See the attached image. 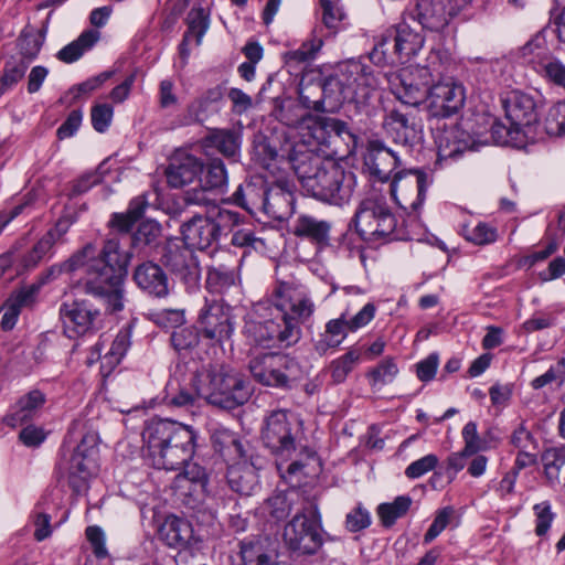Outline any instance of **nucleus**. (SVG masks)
I'll list each match as a JSON object with an SVG mask.
<instances>
[{
	"label": "nucleus",
	"instance_id": "obj_57",
	"mask_svg": "<svg viewBox=\"0 0 565 565\" xmlns=\"http://www.w3.org/2000/svg\"><path fill=\"white\" fill-rule=\"evenodd\" d=\"M475 71L484 82L497 81L503 73L507 62L504 60H484L477 57L475 60Z\"/></svg>",
	"mask_w": 565,
	"mask_h": 565
},
{
	"label": "nucleus",
	"instance_id": "obj_33",
	"mask_svg": "<svg viewBox=\"0 0 565 565\" xmlns=\"http://www.w3.org/2000/svg\"><path fill=\"white\" fill-rule=\"evenodd\" d=\"M441 158H455L466 150H478L477 141L462 128L454 126L437 138Z\"/></svg>",
	"mask_w": 565,
	"mask_h": 565
},
{
	"label": "nucleus",
	"instance_id": "obj_7",
	"mask_svg": "<svg viewBox=\"0 0 565 565\" xmlns=\"http://www.w3.org/2000/svg\"><path fill=\"white\" fill-rule=\"evenodd\" d=\"M285 328V339L296 344L301 338V326L312 317L316 306L309 291L296 282L282 281L267 297Z\"/></svg>",
	"mask_w": 565,
	"mask_h": 565
},
{
	"label": "nucleus",
	"instance_id": "obj_63",
	"mask_svg": "<svg viewBox=\"0 0 565 565\" xmlns=\"http://www.w3.org/2000/svg\"><path fill=\"white\" fill-rule=\"evenodd\" d=\"M152 321L161 328H177L184 322V311L162 309L151 313Z\"/></svg>",
	"mask_w": 565,
	"mask_h": 565
},
{
	"label": "nucleus",
	"instance_id": "obj_59",
	"mask_svg": "<svg viewBox=\"0 0 565 565\" xmlns=\"http://www.w3.org/2000/svg\"><path fill=\"white\" fill-rule=\"evenodd\" d=\"M535 515V534L544 536L555 519V513L552 511V505L548 501L536 503L533 507Z\"/></svg>",
	"mask_w": 565,
	"mask_h": 565
},
{
	"label": "nucleus",
	"instance_id": "obj_16",
	"mask_svg": "<svg viewBox=\"0 0 565 565\" xmlns=\"http://www.w3.org/2000/svg\"><path fill=\"white\" fill-rule=\"evenodd\" d=\"M161 262L189 290L196 289L201 279L199 262L189 246L178 239L168 241L162 247Z\"/></svg>",
	"mask_w": 565,
	"mask_h": 565
},
{
	"label": "nucleus",
	"instance_id": "obj_1",
	"mask_svg": "<svg viewBox=\"0 0 565 565\" xmlns=\"http://www.w3.org/2000/svg\"><path fill=\"white\" fill-rule=\"evenodd\" d=\"M289 163L301 188L313 199L334 206L348 204L356 188V175L303 145L288 152Z\"/></svg>",
	"mask_w": 565,
	"mask_h": 565
},
{
	"label": "nucleus",
	"instance_id": "obj_41",
	"mask_svg": "<svg viewBox=\"0 0 565 565\" xmlns=\"http://www.w3.org/2000/svg\"><path fill=\"white\" fill-rule=\"evenodd\" d=\"M161 226L154 221L142 222L131 236L134 248L143 250V256H153L160 247Z\"/></svg>",
	"mask_w": 565,
	"mask_h": 565
},
{
	"label": "nucleus",
	"instance_id": "obj_35",
	"mask_svg": "<svg viewBox=\"0 0 565 565\" xmlns=\"http://www.w3.org/2000/svg\"><path fill=\"white\" fill-rule=\"evenodd\" d=\"M294 203L292 192L277 183L268 189L263 212L275 220H284L294 213Z\"/></svg>",
	"mask_w": 565,
	"mask_h": 565
},
{
	"label": "nucleus",
	"instance_id": "obj_52",
	"mask_svg": "<svg viewBox=\"0 0 565 565\" xmlns=\"http://www.w3.org/2000/svg\"><path fill=\"white\" fill-rule=\"evenodd\" d=\"M189 34L195 41L196 45H200L205 32L209 29V15L203 8L192 9L186 18Z\"/></svg>",
	"mask_w": 565,
	"mask_h": 565
},
{
	"label": "nucleus",
	"instance_id": "obj_51",
	"mask_svg": "<svg viewBox=\"0 0 565 565\" xmlns=\"http://www.w3.org/2000/svg\"><path fill=\"white\" fill-rule=\"evenodd\" d=\"M40 287V284L23 286L13 291L6 302L21 313L22 309L31 308L36 302Z\"/></svg>",
	"mask_w": 565,
	"mask_h": 565
},
{
	"label": "nucleus",
	"instance_id": "obj_60",
	"mask_svg": "<svg viewBox=\"0 0 565 565\" xmlns=\"http://www.w3.org/2000/svg\"><path fill=\"white\" fill-rule=\"evenodd\" d=\"M54 244L44 235L39 242L28 252L22 258V266L24 269L35 267L46 255L50 254Z\"/></svg>",
	"mask_w": 565,
	"mask_h": 565
},
{
	"label": "nucleus",
	"instance_id": "obj_28",
	"mask_svg": "<svg viewBox=\"0 0 565 565\" xmlns=\"http://www.w3.org/2000/svg\"><path fill=\"white\" fill-rule=\"evenodd\" d=\"M134 280L150 296L164 298L169 295V280L164 270L156 263L145 262L136 267Z\"/></svg>",
	"mask_w": 565,
	"mask_h": 565
},
{
	"label": "nucleus",
	"instance_id": "obj_11",
	"mask_svg": "<svg viewBox=\"0 0 565 565\" xmlns=\"http://www.w3.org/2000/svg\"><path fill=\"white\" fill-rule=\"evenodd\" d=\"M320 514L316 505L303 507L285 525V544L300 554H313L322 545Z\"/></svg>",
	"mask_w": 565,
	"mask_h": 565
},
{
	"label": "nucleus",
	"instance_id": "obj_18",
	"mask_svg": "<svg viewBox=\"0 0 565 565\" xmlns=\"http://www.w3.org/2000/svg\"><path fill=\"white\" fill-rule=\"evenodd\" d=\"M424 42V36L418 31L414 30L406 21H402L386 31L375 45L374 54L380 51L386 55L392 47L397 58L405 62L422 50Z\"/></svg>",
	"mask_w": 565,
	"mask_h": 565
},
{
	"label": "nucleus",
	"instance_id": "obj_64",
	"mask_svg": "<svg viewBox=\"0 0 565 565\" xmlns=\"http://www.w3.org/2000/svg\"><path fill=\"white\" fill-rule=\"evenodd\" d=\"M241 556L245 565H269V557L262 552L260 546L253 543H243Z\"/></svg>",
	"mask_w": 565,
	"mask_h": 565
},
{
	"label": "nucleus",
	"instance_id": "obj_56",
	"mask_svg": "<svg viewBox=\"0 0 565 565\" xmlns=\"http://www.w3.org/2000/svg\"><path fill=\"white\" fill-rule=\"evenodd\" d=\"M131 345V332L129 328L121 329L114 339L105 360L109 364H118Z\"/></svg>",
	"mask_w": 565,
	"mask_h": 565
},
{
	"label": "nucleus",
	"instance_id": "obj_40",
	"mask_svg": "<svg viewBox=\"0 0 565 565\" xmlns=\"http://www.w3.org/2000/svg\"><path fill=\"white\" fill-rule=\"evenodd\" d=\"M200 183L207 190H212L217 194H223L228 188V177L225 164L220 158H212L200 171Z\"/></svg>",
	"mask_w": 565,
	"mask_h": 565
},
{
	"label": "nucleus",
	"instance_id": "obj_10",
	"mask_svg": "<svg viewBox=\"0 0 565 565\" xmlns=\"http://www.w3.org/2000/svg\"><path fill=\"white\" fill-rule=\"evenodd\" d=\"M353 222L356 232L365 241L405 238L396 231L394 214L377 200H363L355 211Z\"/></svg>",
	"mask_w": 565,
	"mask_h": 565
},
{
	"label": "nucleus",
	"instance_id": "obj_3",
	"mask_svg": "<svg viewBox=\"0 0 565 565\" xmlns=\"http://www.w3.org/2000/svg\"><path fill=\"white\" fill-rule=\"evenodd\" d=\"M146 457L157 469L175 470L194 455L196 433L175 420L152 418L142 430Z\"/></svg>",
	"mask_w": 565,
	"mask_h": 565
},
{
	"label": "nucleus",
	"instance_id": "obj_23",
	"mask_svg": "<svg viewBox=\"0 0 565 565\" xmlns=\"http://www.w3.org/2000/svg\"><path fill=\"white\" fill-rule=\"evenodd\" d=\"M347 82V94L352 102L364 103L377 86V79L370 66L360 61H348L341 64Z\"/></svg>",
	"mask_w": 565,
	"mask_h": 565
},
{
	"label": "nucleus",
	"instance_id": "obj_46",
	"mask_svg": "<svg viewBox=\"0 0 565 565\" xmlns=\"http://www.w3.org/2000/svg\"><path fill=\"white\" fill-rule=\"evenodd\" d=\"M98 253L99 252L96 250V247L94 245L87 244L81 252L73 255L63 264L52 266L47 270V278H56L64 271L71 273L79 268H83L87 274V264L90 262L92 258H97Z\"/></svg>",
	"mask_w": 565,
	"mask_h": 565
},
{
	"label": "nucleus",
	"instance_id": "obj_26",
	"mask_svg": "<svg viewBox=\"0 0 565 565\" xmlns=\"http://www.w3.org/2000/svg\"><path fill=\"white\" fill-rule=\"evenodd\" d=\"M383 129L385 134L393 139L395 143L404 147H413L422 139V130L414 122L399 113L391 110L383 119Z\"/></svg>",
	"mask_w": 565,
	"mask_h": 565
},
{
	"label": "nucleus",
	"instance_id": "obj_50",
	"mask_svg": "<svg viewBox=\"0 0 565 565\" xmlns=\"http://www.w3.org/2000/svg\"><path fill=\"white\" fill-rule=\"evenodd\" d=\"M361 352L358 349H351L345 354L331 363V376L335 383H342L354 365L360 361Z\"/></svg>",
	"mask_w": 565,
	"mask_h": 565
},
{
	"label": "nucleus",
	"instance_id": "obj_55",
	"mask_svg": "<svg viewBox=\"0 0 565 565\" xmlns=\"http://www.w3.org/2000/svg\"><path fill=\"white\" fill-rule=\"evenodd\" d=\"M209 216L213 221V225L215 226V231L218 237L222 234L231 232L242 222V215L238 212L225 207H218L216 213Z\"/></svg>",
	"mask_w": 565,
	"mask_h": 565
},
{
	"label": "nucleus",
	"instance_id": "obj_34",
	"mask_svg": "<svg viewBox=\"0 0 565 565\" xmlns=\"http://www.w3.org/2000/svg\"><path fill=\"white\" fill-rule=\"evenodd\" d=\"M409 15L429 31H440L448 24L446 8L440 0H418Z\"/></svg>",
	"mask_w": 565,
	"mask_h": 565
},
{
	"label": "nucleus",
	"instance_id": "obj_31",
	"mask_svg": "<svg viewBox=\"0 0 565 565\" xmlns=\"http://www.w3.org/2000/svg\"><path fill=\"white\" fill-rule=\"evenodd\" d=\"M332 224L326 220H319L309 214H300L294 221L291 232L295 236L306 238L318 247L330 244Z\"/></svg>",
	"mask_w": 565,
	"mask_h": 565
},
{
	"label": "nucleus",
	"instance_id": "obj_24",
	"mask_svg": "<svg viewBox=\"0 0 565 565\" xmlns=\"http://www.w3.org/2000/svg\"><path fill=\"white\" fill-rule=\"evenodd\" d=\"M202 171V161L195 156L178 150L166 169L167 182L172 188H182L196 179Z\"/></svg>",
	"mask_w": 565,
	"mask_h": 565
},
{
	"label": "nucleus",
	"instance_id": "obj_13",
	"mask_svg": "<svg viewBox=\"0 0 565 565\" xmlns=\"http://www.w3.org/2000/svg\"><path fill=\"white\" fill-rule=\"evenodd\" d=\"M97 439L94 433L84 435L67 459L68 484L76 493L86 491L89 480L98 472Z\"/></svg>",
	"mask_w": 565,
	"mask_h": 565
},
{
	"label": "nucleus",
	"instance_id": "obj_58",
	"mask_svg": "<svg viewBox=\"0 0 565 565\" xmlns=\"http://www.w3.org/2000/svg\"><path fill=\"white\" fill-rule=\"evenodd\" d=\"M546 131L553 136H565V100L557 102L550 108Z\"/></svg>",
	"mask_w": 565,
	"mask_h": 565
},
{
	"label": "nucleus",
	"instance_id": "obj_32",
	"mask_svg": "<svg viewBox=\"0 0 565 565\" xmlns=\"http://www.w3.org/2000/svg\"><path fill=\"white\" fill-rule=\"evenodd\" d=\"M46 402L45 395L40 390H32L21 396L11 412L4 417V423L10 427H17L35 418Z\"/></svg>",
	"mask_w": 565,
	"mask_h": 565
},
{
	"label": "nucleus",
	"instance_id": "obj_61",
	"mask_svg": "<svg viewBox=\"0 0 565 565\" xmlns=\"http://www.w3.org/2000/svg\"><path fill=\"white\" fill-rule=\"evenodd\" d=\"M231 244L247 250H263L266 245L263 238L255 236L248 228H241L233 233Z\"/></svg>",
	"mask_w": 565,
	"mask_h": 565
},
{
	"label": "nucleus",
	"instance_id": "obj_21",
	"mask_svg": "<svg viewBox=\"0 0 565 565\" xmlns=\"http://www.w3.org/2000/svg\"><path fill=\"white\" fill-rule=\"evenodd\" d=\"M427 100L431 116L449 117L462 107L465 90L460 84L448 78L430 86Z\"/></svg>",
	"mask_w": 565,
	"mask_h": 565
},
{
	"label": "nucleus",
	"instance_id": "obj_27",
	"mask_svg": "<svg viewBox=\"0 0 565 565\" xmlns=\"http://www.w3.org/2000/svg\"><path fill=\"white\" fill-rule=\"evenodd\" d=\"M222 98L223 89L221 86L206 89L186 106L180 124L188 126L204 122L212 114L218 110V104Z\"/></svg>",
	"mask_w": 565,
	"mask_h": 565
},
{
	"label": "nucleus",
	"instance_id": "obj_4",
	"mask_svg": "<svg viewBox=\"0 0 565 565\" xmlns=\"http://www.w3.org/2000/svg\"><path fill=\"white\" fill-rule=\"evenodd\" d=\"M129 255L120 249L119 238L111 236L104 243L97 258L87 264L85 289L87 294L102 298L110 312L124 309V278Z\"/></svg>",
	"mask_w": 565,
	"mask_h": 565
},
{
	"label": "nucleus",
	"instance_id": "obj_30",
	"mask_svg": "<svg viewBox=\"0 0 565 565\" xmlns=\"http://www.w3.org/2000/svg\"><path fill=\"white\" fill-rule=\"evenodd\" d=\"M241 134L233 129L213 128L202 139V147L209 153V149H215L233 162L241 157Z\"/></svg>",
	"mask_w": 565,
	"mask_h": 565
},
{
	"label": "nucleus",
	"instance_id": "obj_8",
	"mask_svg": "<svg viewBox=\"0 0 565 565\" xmlns=\"http://www.w3.org/2000/svg\"><path fill=\"white\" fill-rule=\"evenodd\" d=\"M203 387L199 391L202 398L224 409H234L243 405L250 395V388L237 372L224 367L213 371H201Z\"/></svg>",
	"mask_w": 565,
	"mask_h": 565
},
{
	"label": "nucleus",
	"instance_id": "obj_2",
	"mask_svg": "<svg viewBox=\"0 0 565 565\" xmlns=\"http://www.w3.org/2000/svg\"><path fill=\"white\" fill-rule=\"evenodd\" d=\"M260 439L275 458L284 479H291L302 471L316 451L306 441L303 423L288 409H275L263 420Z\"/></svg>",
	"mask_w": 565,
	"mask_h": 565
},
{
	"label": "nucleus",
	"instance_id": "obj_42",
	"mask_svg": "<svg viewBox=\"0 0 565 565\" xmlns=\"http://www.w3.org/2000/svg\"><path fill=\"white\" fill-rule=\"evenodd\" d=\"M211 439L215 451L220 452L224 458L234 460L244 456V448L239 438L230 429H214Z\"/></svg>",
	"mask_w": 565,
	"mask_h": 565
},
{
	"label": "nucleus",
	"instance_id": "obj_44",
	"mask_svg": "<svg viewBox=\"0 0 565 565\" xmlns=\"http://www.w3.org/2000/svg\"><path fill=\"white\" fill-rule=\"evenodd\" d=\"M98 38L99 33L97 31L86 30L75 41L60 50L56 56L64 63H73L92 49Z\"/></svg>",
	"mask_w": 565,
	"mask_h": 565
},
{
	"label": "nucleus",
	"instance_id": "obj_37",
	"mask_svg": "<svg viewBox=\"0 0 565 565\" xmlns=\"http://www.w3.org/2000/svg\"><path fill=\"white\" fill-rule=\"evenodd\" d=\"M203 387L200 372L192 374L190 383L181 386L178 380H171L167 387L168 403L177 407L193 405L198 397H202L199 392Z\"/></svg>",
	"mask_w": 565,
	"mask_h": 565
},
{
	"label": "nucleus",
	"instance_id": "obj_62",
	"mask_svg": "<svg viewBox=\"0 0 565 565\" xmlns=\"http://www.w3.org/2000/svg\"><path fill=\"white\" fill-rule=\"evenodd\" d=\"M114 109L108 104H97L92 108L90 120L94 129L98 132H105L113 120Z\"/></svg>",
	"mask_w": 565,
	"mask_h": 565
},
{
	"label": "nucleus",
	"instance_id": "obj_45",
	"mask_svg": "<svg viewBox=\"0 0 565 565\" xmlns=\"http://www.w3.org/2000/svg\"><path fill=\"white\" fill-rule=\"evenodd\" d=\"M237 275L234 267L224 264L211 266L206 273V288L211 292L223 294L236 284Z\"/></svg>",
	"mask_w": 565,
	"mask_h": 565
},
{
	"label": "nucleus",
	"instance_id": "obj_39",
	"mask_svg": "<svg viewBox=\"0 0 565 565\" xmlns=\"http://www.w3.org/2000/svg\"><path fill=\"white\" fill-rule=\"evenodd\" d=\"M267 191L268 189L264 184L245 182L238 185L232 195V200L236 205L254 213L255 211L264 210Z\"/></svg>",
	"mask_w": 565,
	"mask_h": 565
},
{
	"label": "nucleus",
	"instance_id": "obj_20",
	"mask_svg": "<svg viewBox=\"0 0 565 565\" xmlns=\"http://www.w3.org/2000/svg\"><path fill=\"white\" fill-rule=\"evenodd\" d=\"M64 333L73 339L94 330L99 310L86 300L65 302L60 308Z\"/></svg>",
	"mask_w": 565,
	"mask_h": 565
},
{
	"label": "nucleus",
	"instance_id": "obj_15",
	"mask_svg": "<svg viewBox=\"0 0 565 565\" xmlns=\"http://www.w3.org/2000/svg\"><path fill=\"white\" fill-rule=\"evenodd\" d=\"M376 307L367 302L358 313L349 318L347 312L327 322L324 332L315 342V349L320 354L338 348L347 338L348 332H355L369 324L375 317Z\"/></svg>",
	"mask_w": 565,
	"mask_h": 565
},
{
	"label": "nucleus",
	"instance_id": "obj_47",
	"mask_svg": "<svg viewBox=\"0 0 565 565\" xmlns=\"http://www.w3.org/2000/svg\"><path fill=\"white\" fill-rule=\"evenodd\" d=\"M322 45V39L313 36L312 39L303 42L297 50L286 52L284 54L285 64L289 67H296L300 64L310 63L316 58Z\"/></svg>",
	"mask_w": 565,
	"mask_h": 565
},
{
	"label": "nucleus",
	"instance_id": "obj_54",
	"mask_svg": "<svg viewBox=\"0 0 565 565\" xmlns=\"http://www.w3.org/2000/svg\"><path fill=\"white\" fill-rule=\"evenodd\" d=\"M398 374V367L393 359L387 358L372 369L369 373L371 385L373 387H381L385 384L392 383Z\"/></svg>",
	"mask_w": 565,
	"mask_h": 565
},
{
	"label": "nucleus",
	"instance_id": "obj_29",
	"mask_svg": "<svg viewBox=\"0 0 565 565\" xmlns=\"http://www.w3.org/2000/svg\"><path fill=\"white\" fill-rule=\"evenodd\" d=\"M522 63L530 65L542 77L550 67V63L557 57L553 56L542 32L533 35L519 51Z\"/></svg>",
	"mask_w": 565,
	"mask_h": 565
},
{
	"label": "nucleus",
	"instance_id": "obj_36",
	"mask_svg": "<svg viewBox=\"0 0 565 565\" xmlns=\"http://www.w3.org/2000/svg\"><path fill=\"white\" fill-rule=\"evenodd\" d=\"M226 477L231 489L243 495H250L258 487L257 469L245 460L232 465Z\"/></svg>",
	"mask_w": 565,
	"mask_h": 565
},
{
	"label": "nucleus",
	"instance_id": "obj_25",
	"mask_svg": "<svg viewBox=\"0 0 565 565\" xmlns=\"http://www.w3.org/2000/svg\"><path fill=\"white\" fill-rule=\"evenodd\" d=\"M183 243L200 250L212 247L218 236L210 216L195 215L181 227Z\"/></svg>",
	"mask_w": 565,
	"mask_h": 565
},
{
	"label": "nucleus",
	"instance_id": "obj_53",
	"mask_svg": "<svg viewBox=\"0 0 565 565\" xmlns=\"http://www.w3.org/2000/svg\"><path fill=\"white\" fill-rule=\"evenodd\" d=\"M200 330L193 327H185L174 330L171 334L170 341L175 351L179 353L189 352L199 344Z\"/></svg>",
	"mask_w": 565,
	"mask_h": 565
},
{
	"label": "nucleus",
	"instance_id": "obj_17",
	"mask_svg": "<svg viewBox=\"0 0 565 565\" xmlns=\"http://www.w3.org/2000/svg\"><path fill=\"white\" fill-rule=\"evenodd\" d=\"M198 326L203 338L222 343L234 332L232 308L223 300H206L200 310Z\"/></svg>",
	"mask_w": 565,
	"mask_h": 565
},
{
	"label": "nucleus",
	"instance_id": "obj_48",
	"mask_svg": "<svg viewBox=\"0 0 565 565\" xmlns=\"http://www.w3.org/2000/svg\"><path fill=\"white\" fill-rule=\"evenodd\" d=\"M412 504L408 495H399L393 502L382 503L377 508V514L384 526H392L397 519L407 513Z\"/></svg>",
	"mask_w": 565,
	"mask_h": 565
},
{
	"label": "nucleus",
	"instance_id": "obj_9",
	"mask_svg": "<svg viewBox=\"0 0 565 565\" xmlns=\"http://www.w3.org/2000/svg\"><path fill=\"white\" fill-rule=\"evenodd\" d=\"M253 379L262 385L288 390L300 377L298 362L281 353H263L253 356L248 363Z\"/></svg>",
	"mask_w": 565,
	"mask_h": 565
},
{
	"label": "nucleus",
	"instance_id": "obj_12",
	"mask_svg": "<svg viewBox=\"0 0 565 565\" xmlns=\"http://www.w3.org/2000/svg\"><path fill=\"white\" fill-rule=\"evenodd\" d=\"M244 334L249 341L259 345L270 347L275 343L284 347L292 345V342L284 338L285 328L267 298L253 306L245 319Z\"/></svg>",
	"mask_w": 565,
	"mask_h": 565
},
{
	"label": "nucleus",
	"instance_id": "obj_6",
	"mask_svg": "<svg viewBox=\"0 0 565 565\" xmlns=\"http://www.w3.org/2000/svg\"><path fill=\"white\" fill-rule=\"evenodd\" d=\"M448 56L439 50L430 51L426 65L408 66L388 77L392 94L404 105L418 106L428 99L434 77L446 71Z\"/></svg>",
	"mask_w": 565,
	"mask_h": 565
},
{
	"label": "nucleus",
	"instance_id": "obj_22",
	"mask_svg": "<svg viewBox=\"0 0 565 565\" xmlns=\"http://www.w3.org/2000/svg\"><path fill=\"white\" fill-rule=\"evenodd\" d=\"M363 160L370 177L380 182L388 181L392 172L402 163L397 153L380 140L369 141Z\"/></svg>",
	"mask_w": 565,
	"mask_h": 565
},
{
	"label": "nucleus",
	"instance_id": "obj_14",
	"mask_svg": "<svg viewBox=\"0 0 565 565\" xmlns=\"http://www.w3.org/2000/svg\"><path fill=\"white\" fill-rule=\"evenodd\" d=\"M430 183L431 180L424 170L404 169L393 175L390 193L401 209L417 212L424 204Z\"/></svg>",
	"mask_w": 565,
	"mask_h": 565
},
{
	"label": "nucleus",
	"instance_id": "obj_38",
	"mask_svg": "<svg viewBox=\"0 0 565 565\" xmlns=\"http://www.w3.org/2000/svg\"><path fill=\"white\" fill-rule=\"evenodd\" d=\"M184 470L174 480L175 488L188 489L190 494L202 497L207 493V475L205 469L188 461Z\"/></svg>",
	"mask_w": 565,
	"mask_h": 565
},
{
	"label": "nucleus",
	"instance_id": "obj_43",
	"mask_svg": "<svg viewBox=\"0 0 565 565\" xmlns=\"http://www.w3.org/2000/svg\"><path fill=\"white\" fill-rule=\"evenodd\" d=\"M348 79L343 76L341 65L334 75L327 77L322 85L323 102H328L333 108L344 102H352L347 94Z\"/></svg>",
	"mask_w": 565,
	"mask_h": 565
},
{
	"label": "nucleus",
	"instance_id": "obj_19",
	"mask_svg": "<svg viewBox=\"0 0 565 565\" xmlns=\"http://www.w3.org/2000/svg\"><path fill=\"white\" fill-rule=\"evenodd\" d=\"M297 129L302 138V143L308 147L311 142L329 146L334 139L341 138L343 134L349 135L347 125L338 119L312 116H302L297 124Z\"/></svg>",
	"mask_w": 565,
	"mask_h": 565
},
{
	"label": "nucleus",
	"instance_id": "obj_5",
	"mask_svg": "<svg viewBox=\"0 0 565 565\" xmlns=\"http://www.w3.org/2000/svg\"><path fill=\"white\" fill-rule=\"evenodd\" d=\"M503 108L509 125L494 121L491 137L494 143L524 148L537 137V111L534 98L523 92L514 90L503 99Z\"/></svg>",
	"mask_w": 565,
	"mask_h": 565
},
{
	"label": "nucleus",
	"instance_id": "obj_49",
	"mask_svg": "<svg viewBox=\"0 0 565 565\" xmlns=\"http://www.w3.org/2000/svg\"><path fill=\"white\" fill-rule=\"evenodd\" d=\"M294 494V492H279L271 495L263 505L264 512L268 513L271 518L278 521L286 519L292 511Z\"/></svg>",
	"mask_w": 565,
	"mask_h": 565
}]
</instances>
